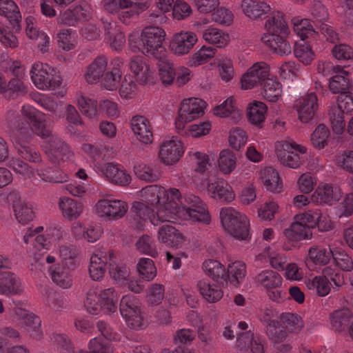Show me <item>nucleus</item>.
Segmentation results:
<instances>
[{
    "label": "nucleus",
    "mask_w": 353,
    "mask_h": 353,
    "mask_svg": "<svg viewBox=\"0 0 353 353\" xmlns=\"http://www.w3.org/2000/svg\"><path fill=\"white\" fill-rule=\"evenodd\" d=\"M165 31L158 26H147L144 28L139 37L130 36L129 45L134 52H141L147 57H152L161 60L164 48L163 41L165 40Z\"/></svg>",
    "instance_id": "f257e3e1"
},
{
    "label": "nucleus",
    "mask_w": 353,
    "mask_h": 353,
    "mask_svg": "<svg viewBox=\"0 0 353 353\" xmlns=\"http://www.w3.org/2000/svg\"><path fill=\"white\" fill-rule=\"evenodd\" d=\"M12 131L15 143L19 145L18 152L21 157L31 162H41L40 154L28 145L34 138L29 122L24 118H15L12 121Z\"/></svg>",
    "instance_id": "f03ea898"
},
{
    "label": "nucleus",
    "mask_w": 353,
    "mask_h": 353,
    "mask_svg": "<svg viewBox=\"0 0 353 353\" xmlns=\"http://www.w3.org/2000/svg\"><path fill=\"white\" fill-rule=\"evenodd\" d=\"M220 219L224 230L239 241L251 239L250 222L246 216L232 208H222Z\"/></svg>",
    "instance_id": "7ed1b4c3"
},
{
    "label": "nucleus",
    "mask_w": 353,
    "mask_h": 353,
    "mask_svg": "<svg viewBox=\"0 0 353 353\" xmlns=\"http://www.w3.org/2000/svg\"><path fill=\"white\" fill-rule=\"evenodd\" d=\"M32 79L35 85L39 89L54 90L61 87L62 79L56 74L54 70H50L48 65L41 63L34 64L31 70Z\"/></svg>",
    "instance_id": "20e7f679"
},
{
    "label": "nucleus",
    "mask_w": 353,
    "mask_h": 353,
    "mask_svg": "<svg viewBox=\"0 0 353 353\" xmlns=\"http://www.w3.org/2000/svg\"><path fill=\"white\" fill-rule=\"evenodd\" d=\"M270 68L265 62L254 63L241 77V87L248 90L263 83L269 77Z\"/></svg>",
    "instance_id": "39448f33"
},
{
    "label": "nucleus",
    "mask_w": 353,
    "mask_h": 353,
    "mask_svg": "<svg viewBox=\"0 0 353 353\" xmlns=\"http://www.w3.org/2000/svg\"><path fill=\"white\" fill-rule=\"evenodd\" d=\"M96 207L97 214L109 220L121 219L128 211L127 203L121 200H100Z\"/></svg>",
    "instance_id": "423d86ee"
},
{
    "label": "nucleus",
    "mask_w": 353,
    "mask_h": 353,
    "mask_svg": "<svg viewBox=\"0 0 353 353\" xmlns=\"http://www.w3.org/2000/svg\"><path fill=\"white\" fill-rule=\"evenodd\" d=\"M317 101V97L314 92L308 94L296 101L294 106L301 122L307 123L314 119L318 109Z\"/></svg>",
    "instance_id": "0eeeda50"
},
{
    "label": "nucleus",
    "mask_w": 353,
    "mask_h": 353,
    "mask_svg": "<svg viewBox=\"0 0 353 353\" xmlns=\"http://www.w3.org/2000/svg\"><path fill=\"white\" fill-rule=\"evenodd\" d=\"M205 107L206 103L203 100L190 98L182 101L178 112L180 113V117L185 119V121H192L203 116Z\"/></svg>",
    "instance_id": "6e6552de"
},
{
    "label": "nucleus",
    "mask_w": 353,
    "mask_h": 353,
    "mask_svg": "<svg viewBox=\"0 0 353 353\" xmlns=\"http://www.w3.org/2000/svg\"><path fill=\"white\" fill-rule=\"evenodd\" d=\"M196 41L197 37L194 33L181 32L174 35L169 47L175 54L183 55L189 52Z\"/></svg>",
    "instance_id": "1a4fd4ad"
},
{
    "label": "nucleus",
    "mask_w": 353,
    "mask_h": 353,
    "mask_svg": "<svg viewBox=\"0 0 353 353\" xmlns=\"http://www.w3.org/2000/svg\"><path fill=\"white\" fill-rule=\"evenodd\" d=\"M8 200L12 203L16 219L19 223L26 224L33 219L34 212L31 208L28 207L27 203L21 199L17 191L10 192Z\"/></svg>",
    "instance_id": "9d476101"
},
{
    "label": "nucleus",
    "mask_w": 353,
    "mask_h": 353,
    "mask_svg": "<svg viewBox=\"0 0 353 353\" xmlns=\"http://www.w3.org/2000/svg\"><path fill=\"white\" fill-rule=\"evenodd\" d=\"M183 154L181 142L170 140L161 145L159 156L163 163L172 165L179 160Z\"/></svg>",
    "instance_id": "9b49d317"
},
{
    "label": "nucleus",
    "mask_w": 353,
    "mask_h": 353,
    "mask_svg": "<svg viewBox=\"0 0 353 353\" xmlns=\"http://www.w3.org/2000/svg\"><path fill=\"white\" fill-rule=\"evenodd\" d=\"M236 347L241 351L250 350L252 353H263L264 347L258 336L251 331L241 332L238 334Z\"/></svg>",
    "instance_id": "f8f14e48"
},
{
    "label": "nucleus",
    "mask_w": 353,
    "mask_h": 353,
    "mask_svg": "<svg viewBox=\"0 0 353 353\" xmlns=\"http://www.w3.org/2000/svg\"><path fill=\"white\" fill-rule=\"evenodd\" d=\"M131 127L137 139L142 143L148 144L152 142L153 134L150 130L149 121L143 116L133 117Z\"/></svg>",
    "instance_id": "ddd939ff"
},
{
    "label": "nucleus",
    "mask_w": 353,
    "mask_h": 353,
    "mask_svg": "<svg viewBox=\"0 0 353 353\" xmlns=\"http://www.w3.org/2000/svg\"><path fill=\"white\" fill-rule=\"evenodd\" d=\"M0 14L7 17L13 30L20 31L21 16L18 6L12 0H0Z\"/></svg>",
    "instance_id": "4468645a"
},
{
    "label": "nucleus",
    "mask_w": 353,
    "mask_h": 353,
    "mask_svg": "<svg viewBox=\"0 0 353 353\" xmlns=\"http://www.w3.org/2000/svg\"><path fill=\"white\" fill-rule=\"evenodd\" d=\"M158 239L162 243H168L172 248H178L185 241L184 236L174 226L165 224L158 232Z\"/></svg>",
    "instance_id": "2eb2a0df"
},
{
    "label": "nucleus",
    "mask_w": 353,
    "mask_h": 353,
    "mask_svg": "<svg viewBox=\"0 0 353 353\" xmlns=\"http://www.w3.org/2000/svg\"><path fill=\"white\" fill-rule=\"evenodd\" d=\"M341 197L340 190L326 184L323 187L319 186L311 196L313 202L332 205L338 201Z\"/></svg>",
    "instance_id": "dca6fc26"
},
{
    "label": "nucleus",
    "mask_w": 353,
    "mask_h": 353,
    "mask_svg": "<svg viewBox=\"0 0 353 353\" xmlns=\"http://www.w3.org/2000/svg\"><path fill=\"white\" fill-rule=\"evenodd\" d=\"M261 39L274 53L280 56L288 55L292 52L290 43L279 34L265 35Z\"/></svg>",
    "instance_id": "f3484780"
},
{
    "label": "nucleus",
    "mask_w": 353,
    "mask_h": 353,
    "mask_svg": "<svg viewBox=\"0 0 353 353\" xmlns=\"http://www.w3.org/2000/svg\"><path fill=\"white\" fill-rule=\"evenodd\" d=\"M281 146V149L276 150V156L281 163L292 168L299 167L300 157L296 151L292 150L295 148L293 144L285 142Z\"/></svg>",
    "instance_id": "a211bd4d"
},
{
    "label": "nucleus",
    "mask_w": 353,
    "mask_h": 353,
    "mask_svg": "<svg viewBox=\"0 0 353 353\" xmlns=\"http://www.w3.org/2000/svg\"><path fill=\"white\" fill-rule=\"evenodd\" d=\"M283 234L290 242H298L312 237L311 230L298 220H295L289 228L285 229Z\"/></svg>",
    "instance_id": "6ab92c4d"
},
{
    "label": "nucleus",
    "mask_w": 353,
    "mask_h": 353,
    "mask_svg": "<svg viewBox=\"0 0 353 353\" xmlns=\"http://www.w3.org/2000/svg\"><path fill=\"white\" fill-rule=\"evenodd\" d=\"M107 59L103 56L97 57L88 67L85 74V79L89 83L98 82L106 70Z\"/></svg>",
    "instance_id": "aec40b11"
},
{
    "label": "nucleus",
    "mask_w": 353,
    "mask_h": 353,
    "mask_svg": "<svg viewBox=\"0 0 353 353\" xmlns=\"http://www.w3.org/2000/svg\"><path fill=\"white\" fill-rule=\"evenodd\" d=\"M208 190L211 192L212 198L223 202H231L235 197L232 188L225 181L208 184Z\"/></svg>",
    "instance_id": "412c9836"
},
{
    "label": "nucleus",
    "mask_w": 353,
    "mask_h": 353,
    "mask_svg": "<svg viewBox=\"0 0 353 353\" xmlns=\"http://www.w3.org/2000/svg\"><path fill=\"white\" fill-rule=\"evenodd\" d=\"M241 7L244 14L252 19L260 18L270 10L269 5L255 0H243Z\"/></svg>",
    "instance_id": "4be33fe9"
},
{
    "label": "nucleus",
    "mask_w": 353,
    "mask_h": 353,
    "mask_svg": "<svg viewBox=\"0 0 353 353\" xmlns=\"http://www.w3.org/2000/svg\"><path fill=\"white\" fill-rule=\"evenodd\" d=\"M108 263V258L102 252L91 256L89 273L94 281H99L103 278Z\"/></svg>",
    "instance_id": "5701e85b"
},
{
    "label": "nucleus",
    "mask_w": 353,
    "mask_h": 353,
    "mask_svg": "<svg viewBox=\"0 0 353 353\" xmlns=\"http://www.w3.org/2000/svg\"><path fill=\"white\" fill-rule=\"evenodd\" d=\"M332 256L333 251L330 248L315 245L309 249L307 259L314 265H325L330 262Z\"/></svg>",
    "instance_id": "b1692460"
},
{
    "label": "nucleus",
    "mask_w": 353,
    "mask_h": 353,
    "mask_svg": "<svg viewBox=\"0 0 353 353\" xmlns=\"http://www.w3.org/2000/svg\"><path fill=\"white\" fill-rule=\"evenodd\" d=\"M118 301L113 288L105 289L99 294L98 303L100 310L105 314H110L116 312Z\"/></svg>",
    "instance_id": "393cba45"
},
{
    "label": "nucleus",
    "mask_w": 353,
    "mask_h": 353,
    "mask_svg": "<svg viewBox=\"0 0 353 353\" xmlns=\"http://www.w3.org/2000/svg\"><path fill=\"white\" fill-rule=\"evenodd\" d=\"M291 22L294 32L300 37L301 41L316 34L314 26L316 27L317 25L308 19L294 17Z\"/></svg>",
    "instance_id": "a878e982"
},
{
    "label": "nucleus",
    "mask_w": 353,
    "mask_h": 353,
    "mask_svg": "<svg viewBox=\"0 0 353 353\" xmlns=\"http://www.w3.org/2000/svg\"><path fill=\"white\" fill-rule=\"evenodd\" d=\"M234 103L235 99L234 97H229L222 104L214 108V114L221 117H231L234 121L239 120L241 117V114L238 108L234 105Z\"/></svg>",
    "instance_id": "bb28decb"
},
{
    "label": "nucleus",
    "mask_w": 353,
    "mask_h": 353,
    "mask_svg": "<svg viewBox=\"0 0 353 353\" xmlns=\"http://www.w3.org/2000/svg\"><path fill=\"white\" fill-rule=\"evenodd\" d=\"M352 318L353 314L349 308L335 310L331 314L332 326L336 331H343L347 327Z\"/></svg>",
    "instance_id": "cd10ccee"
},
{
    "label": "nucleus",
    "mask_w": 353,
    "mask_h": 353,
    "mask_svg": "<svg viewBox=\"0 0 353 353\" xmlns=\"http://www.w3.org/2000/svg\"><path fill=\"white\" fill-rule=\"evenodd\" d=\"M21 323L25 326L28 332L37 339L42 337V331L41 330V321L39 316L32 313H28L27 311H23L21 314Z\"/></svg>",
    "instance_id": "c85d7f7f"
},
{
    "label": "nucleus",
    "mask_w": 353,
    "mask_h": 353,
    "mask_svg": "<svg viewBox=\"0 0 353 353\" xmlns=\"http://www.w3.org/2000/svg\"><path fill=\"white\" fill-rule=\"evenodd\" d=\"M203 269L208 276L214 281H219V279L226 281L229 276L225 267L218 261L210 259L203 263Z\"/></svg>",
    "instance_id": "c756f323"
},
{
    "label": "nucleus",
    "mask_w": 353,
    "mask_h": 353,
    "mask_svg": "<svg viewBox=\"0 0 353 353\" xmlns=\"http://www.w3.org/2000/svg\"><path fill=\"white\" fill-rule=\"evenodd\" d=\"M107 178L115 184L120 185H128L131 181L130 174H126L123 170H119L112 163H108L103 170Z\"/></svg>",
    "instance_id": "7c9ffc66"
},
{
    "label": "nucleus",
    "mask_w": 353,
    "mask_h": 353,
    "mask_svg": "<svg viewBox=\"0 0 353 353\" xmlns=\"http://www.w3.org/2000/svg\"><path fill=\"white\" fill-rule=\"evenodd\" d=\"M146 201L151 205L166 203L169 196L166 190L157 185L147 186L144 189Z\"/></svg>",
    "instance_id": "2f4dec72"
},
{
    "label": "nucleus",
    "mask_w": 353,
    "mask_h": 353,
    "mask_svg": "<svg viewBox=\"0 0 353 353\" xmlns=\"http://www.w3.org/2000/svg\"><path fill=\"white\" fill-rule=\"evenodd\" d=\"M59 207L63 216L69 220L77 219L83 210V205L81 203L70 198L61 199Z\"/></svg>",
    "instance_id": "473e14b6"
},
{
    "label": "nucleus",
    "mask_w": 353,
    "mask_h": 353,
    "mask_svg": "<svg viewBox=\"0 0 353 353\" xmlns=\"http://www.w3.org/2000/svg\"><path fill=\"white\" fill-rule=\"evenodd\" d=\"M263 97L270 101L275 102L281 96L282 85L274 79L268 78L262 83Z\"/></svg>",
    "instance_id": "72a5a7b5"
},
{
    "label": "nucleus",
    "mask_w": 353,
    "mask_h": 353,
    "mask_svg": "<svg viewBox=\"0 0 353 353\" xmlns=\"http://www.w3.org/2000/svg\"><path fill=\"white\" fill-rule=\"evenodd\" d=\"M329 88L334 94H347L352 85L349 76L335 74L330 78Z\"/></svg>",
    "instance_id": "f704fd0d"
},
{
    "label": "nucleus",
    "mask_w": 353,
    "mask_h": 353,
    "mask_svg": "<svg viewBox=\"0 0 353 353\" xmlns=\"http://www.w3.org/2000/svg\"><path fill=\"white\" fill-rule=\"evenodd\" d=\"M267 335L274 343H282L287 336V332L282 324L278 321L270 320L268 323Z\"/></svg>",
    "instance_id": "c9c22d12"
},
{
    "label": "nucleus",
    "mask_w": 353,
    "mask_h": 353,
    "mask_svg": "<svg viewBox=\"0 0 353 353\" xmlns=\"http://www.w3.org/2000/svg\"><path fill=\"white\" fill-rule=\"evenodd\" d=\"M258 283L264 286L266 290L279 288L282 283L281 276L273 270H265L261 272L256 277Z\"/></svg>",
    "instance_id": "e433bc0d"
},
{
    "label": "nucleus",
    "mask_w": 353,
    "mask_h": 353,
    "mask_svg": "<svg viewBox=\"0 0 353 353\" xmlns=\"http://www.w3.org/2000/svg\"><path fill=\"white\" fill-rule=\"evenodd\" d=\"M236 161V158L230 150H221L218 159L219 170L225 174L231 173L235 168Z\"/></svg>",
    "instance_id": "4c0bfd02"
},
{
    "label": "nucleus",
    "mask_w": 353,
    "mask_h": 353,
    "mask_svg": "<svg viewBox=\"0 0 353 353\" xmlns=\"http://www.w3.org/2000/svg\"><path fill=\"white\" fill-rule=\"evenodd\" d=\"M265 104L260 101H254L249 108L248 118L249 121L255 125L261 128V123L264 121V114L266 112Z\"/></svg>",
    "instance_id": "58836bf2"
},
{
    "label": "nucleus",
    "mask_w": 353,
    "mask_h": 353,
    "mask_svg": "<svg viewBox=\"0 0 353 353\" xmlns=\"http://www.w3.org/2000/svg\"><path fill=\"white\" fill-rule=\"evenodd\" d=\"M330 130L324 124H319L311 134L312 145L319 150L324 148L328 144Z\"/></svg>",
    "instance_id": "ea45409f"
},
{
    "label": "nucleus",
    "mask_w": 353,
    "mask_h": 353,
    "mask_svg": "<svg viewBox=\"0 0 353 353\" xmlns=\"http://www.w3.org/2000/svg\"><path fill=\"white\" fill-rule=\"evenodd\" d=\"M280 321L284 327L292 333L299 332L303 327V322L300 316L293 313H282L280 315Z\"/></svg>",
    "instance_id": "a19ab883"
},
{
    "label": "nucleus",
    "mask_w": 353,
    "mask_h": 353,
    "mask_svg": "<svg viewBox=\"0 0 353 353\" xmlns=\"http://www.w3.org/2000/svg\"><path fill=\"white\" fill-rule=\"evenodd\" d=\"M22 290L20 288L19 281L13 276V274L0 276V293L6 295L21 293Z\"/></svg>",
    "instance_id": "79ce46f5"
},
{
    "label": "nucleus",
    "mask_w": 353,
    "mask_h": 353,
    "mask_svg": "<svg viewBox=\"0 0 353 353\" xmlns=\"http://www.w3.org/2000/svg\"><path fill=\"white\" fill-rule=\"evenodd\" d=\"M197 287L203 298L210 303H215L223 296V292L217 286H212L203 281H199Z\"/></svg>",
    "instance_id": "37998d69"
},
{
    "label": "nucleus",
    "mask_w": 353,
    "mask_h": 353,
    "mask_svg": "<svg viewBox=\"0 0 353 353\" xmlns=\"http://www.w3.org/2000/svg\"><path fill=\"white\" fill-rule=\"evenodd\" d=\"M295 57L305 65H309L313 61L314 53L311 46L304 41H296L294 48Z\"/></svg>",
    "instance_id": "c03bdc74"
},
{
    "label": "nucleus",
    "mask_w": 353,
    "mask_h": 353,
    "mask_svg": "<svg viewBox=\"0 0 353 353\" xmlns=\"http://www.w3.org/2000/svg\"><path fill=\"white\" fill-rule=\"evenodd\" d=\"M203 37L207 42L216 45L217 48L225 46L229 41V35L216 28L206 30L203 32Z\"/></svg>",
    "instance_id": "a18cd8bd"
},
{
    "label": "nucleus",
    "mask_w": 353,
    "mask_h": 353,
    "mask_svg": "<svg viewBox=\"0 0 353 353\" xmlns=\"http://www.w3.org/2000/svg\"><path fill=\"white\" fill-rule=\"evenodd\" d=\"M320 213L319 212H314L308 210L305 213L297 214L294 216V220H298L304 225L308 227L310 230L316 226H318L320 230H325V228H322L321 225Z\"/></svg>",
    "instance_id": "49530a36"
},
{
    "label": "nucleus",
    "mask_w": 353,
    "mask_h": 353,
    "mask_svg": "<svg viewBox=\"0 0 353 353\" xmlns=\"http://www.w3.org/2000/svg\"><path fill=\"white\" fill-rule=\"evenodd\" d=\"M261 179L268 190L272 192L280 191L278 190L281 189L279 186L280 177L275 170L272 168H265L261 173Z\"/></svg>",
    "instance_id": "de8ad7c7"
},
{
    "label": "nucleus",
    "mask_w": 353,
    "mask_h": 353,
    "mask_svg": "<svg viewBox=\"0 0 353 353\" xmlns=\"http://www.w3.org/2000/svg\"><path fill=\"white\" fill-rule=\"evenodd\" d=\"M159 74L162 83L165 86L172 84L176 77L173 64L168 61H161L159 63Z\"/></svg>",
    "instance_id": "09e8293b"
},
{
    "label": "nucleus",
    "mask_w": 353,
    "mask_h": 353,
    "mask_svg": "<svg viewBox=\"0 0 353 353\" xmlns=\"http://www.w3.org/2000/svg\"><path fill=\"white\" fill-rule=\"evenodd\" d=\"M134 172L139 179L146 182L156 181L160 177L159 172L154 171L152 168L142 163L134 166Z\"/></svg>",
    "instance_id": "8fccbe9b"
},
{
    "label": "nucleus",
    "mask_w": 353,
    "mask_h": 353,
    "mask_svg": "<svg viewBox=\"0 0 353 353\" xmlns=\"http://www.w3.org/2000/svg\"><path fill=\"white\" fill-rule=\"evenodd\" d=\"M51 276L52 281L63 288H68L72 285L68 268L59 265L52 270Z\"/></svg>",
    "instance_id": "3c124183"
},
{
    "label": "nucleus",
    "mask_w": 353,
    "mask_h": 353,
    "mask_svg": "<svg viewBox=\"0 0 353 353\" xmlns=\"http://www.w3.org/2000/svg\"><path fill=\"white\" fill-rule=\"evenodd\" d=\"M330 119L334 133L337 134H342L345 127V122L344 120V112L342 110L341 105H338L336 108L332 109Z\"/></svg>",
    "instance_id": "603ef678"
},
{
    "label": "nucleus",
    "mask_w": 353,
    "mask_h": 353,
    "mask_svg": "<svg viewBox=\"0 0 353 353\" xmlns=\"http://www.w3.org/2000/svg\"><path fill=\"white\" fill-rule=\"evenodd\" d=\"M137 270L143 278L152 280L156 276L157 270L153 261L148 258H141L137 266Z\"/></svg>",
    "instance_id": "864d4df0"
},
{
    "label": "nucleus",
    "mask_w": 353,
    "mask_h": 353,
    "mask_svg": "<svg viewBox=\"0 0 353 353\" xmlns=\"http://www.w3.org/2000/svg\"><path fill=\"white\" fill-rule=\"evenodd\" d=\"M137 249L153 258L158 256L154 244L151 237L148 234L142 235L136 243Z\"/></svg>",
    "instance_id": "5fc2aeb1"
},
{
    "label": "nucleus",
    "mask_w": 353,
    "mask_h": 353,
    "mask_svg": "<svg viewBox=\"0 0 353 353\" xmlns=\"http://www.w3.org/2000/svg\"><path fill=\"white\" fill-rule=\"evenodd\" d=\"M336 264L343 271L350 272L353 270V261L344 250L336 249L333 251L332 256Z\"/></svg>",
    "instance_id": "6e6d98bb"
},
{
    "label": "nucleus",
    "mask_w": 353,
    "mask_h": 353,
    "mask_svg": "<svg viewBox=\"0 0 353 353\" xmlns=\"http://www.w3.org/2000/svg\"><path fill=\"white\" fill-rule=\"evenodd\" d=\"M78 105L81 113L86 117L92 118L97 115V101L81 97L78 99Z\"/></svg>",
    "instance_id": "4d7b16f0"
},
{
    "label": "nucleus",
    "mask_w": 353,
    "mask_h": 353,
    "mask_svg": "<svg viewBox=\"0 0 353 353\" xmlns=\"http://www.w3.org/2000/svg\"><path fill=\"white\" fill-rule=\"evenodd\" d=\"M139 308H141L140 303L133 296L125 295L121 299L119 310L122 316L128 315L130 312L133 313L134 310Z\"/></svg>",
    "instance_id": "13d9d810"
},
{
    "label": "nucleus",
    "mask_w": 353,
    "mask_h": 353,
    "mask_svg": "<svg viewBox=\"0 0 353 353\" xmlns=\"http://www.w3.org/2000/svg\"><path fill=\"white\" fill-rule=\"evenodd\" d=\"M102 82L104 87L109 90L117 88L121 78V73L118 68H113L112 71L104 73Z\"/></svg>",
    "instance_id": "bf43d9fd"
},
{
    "label": "nucleus",
    "mask_w": 353,
    "mask_h": 353,
    "mask_svg": "<svg viewBox=\"0 0 353 353\" xmlns=\"http://www.w3.org/2000/svg\"><path fill=\"white\" fill-rule=\"evenodd\" d=\"M6 92L4 94L6 97L14 98L16 96L26 92V87L23 83L18 78H13L6 85Z\"/></svg>",
    "instance_id": "052dcab7"
},
{
    "label": "nucleus",
    "mask_w": 353,
    "mask_h": 353,
    "mask_svg": "<svg viewBox=\"0 0 353 353\" xmlns=\"http://www.w3.org/2000/svg\"><path fill=\"white\" fill-rule=\"evenodd\" d=\"M246 142L247 137L245 132L241 128H235L230 134V145L236 150H239Z\"/></svg>",
    "instance_id": "680f3d73"
},
{
    "label": "nucleus",
    "mask_w": 353,
    "mask_h": 353,
    "mask_svg": "<svg viewBox=\"0 0 353 353\" xmlns=\"http://www.w3.org/2000/svg\"><path fill=\"white\" fill-rule=\"evenodd\" d=\"M192 13V8L189 4L181 0H176L172 7L173 17L177 20L183 19Z\"/></svg>",
    "instance_id": "e2e57ef3"
},
{
    "label": "nucleus",
    "mask_w": 353,
    "mask_h": 353,
    "mask_svg": "<svg viewBox=\"0 0 353 353\" xmlns=\"http://www.w3.org/2000/svg\"><path fill=\"white\" fill-rule=\"evenodd\" d=\"M30 124L32 134H36L42 139H46L51 136V131L47 128L46 121L37 117Z\"/></svg>",
    "instance_id": "0e129e2a"
},
{
    "label": "nucleus",
    "mask_w": 353,
    "mask_h": 353,
    "mask_svg": "<svg viewBox=\"0 0 353 353\" xmlns=\"http://www.w3.org/2000/svg\"><path fill=\"white\" fill-rule=\"evenodd\" d=\"M163 297L164 286L157 283L152 285L148 295V304L150 305H157L161 303Z\"/></svg>",
    "instance_id": "69168bd1"
},
{
    "label": "nucleus",
    "mask_w": 353,
    "mask_h": 353,
    "mask_svg": "<svg viewBox=\"0 0 353 353\" xmlns=\"http://www.w3.org/2000/svg\"><path fill=\"white\" fill-rule=\"evenodd\" d=\"M336 163L344 170L353 174V151H345L336 158Z\"/></svg>",
    "instance_id": "338daca9"
},
{
    "label": "nucleus",
    "mask_w": 353,
    "mask_h": 353,
    "mask_svg": "<svg viewBox=\"0 0 353 353\" xmlns=\"http://www.w3.org/2000/svg\"><path fill=\"white\" fill-rule=\"evenodd\" d=\"M131 212L134 219L145 221L150 218L152 210L142 202L134 201L131 207Z\"/></svg>",
    "instance_id": "774afa93"
}]
</instances>
